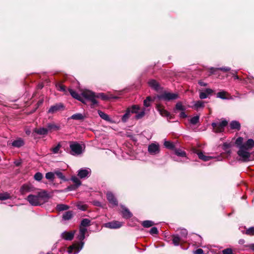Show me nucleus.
<instances>
[{
    "label": "nucleus",
    "mask_w": 254,
    "mask_h": 254,
    "mask_svg": "<svg viewBox=\"0 0 254 254\" xmlns=\"http://www.w3.org/2000/svg\"><path fill=\"white\" fill-rule=\"evenodd\" d=\"M70 119L75 120H81L84 119V117L81 114L77 113L72 115Z\"/></svg>",
    "instance_id": "37"
},
{
    "label": "nucleus",
    "mask_w": 254,
    "mask_h": 254,
    "mask_svg": "<svg viewBox=\"0 0 254 254\" xmlns=\"http://www.w3.org/2000/svg\"><path fill=\"white\" fill-rule=\"evenodd\" d=\"M223 254H233L232 250L231 249H226L222 251Z\"/></svg>",
    "instance_id": "52"
},
{
    "label": "nucleus",
    "mask_w": 254,
    "mask_h": 254,
    "mask_svg": "<svg viewBox=\"0 0 254 254\" xmlns=\"http://www.w3.org/2000/svg\"><path fill=\"white\" fill-rule=\"evenodd\" d=\"M73 217V213L71 211H68L64 213L63 215V220L68 221L70 220Z\"/></svg>",
    "instance_id": "25"
},
{
    "label": "nucleus",
    "mask_w": 254,
    "mask_h": 254,
    "mask_svg": "<svg viewBox=\"0 0 254 254\" xmlns=\"http://www.w3.org/2000/svg\"><path fill=\"white\" fill-rule=\"evenodd\" d=\"M227 125L228 122L226 120L223 119L222 121L218 120L215 122H213L211 126L213 127L214 132L220 133L224 131L225 127Z\"/></svg>",
    "instance_id": "5"
},
{
    "label": "nucleus",
    "mask_w": 254,
    "mask_h": 254,
    "mask_svg": "<svg viewBox=\"0 0 254 254\" xmlns=\"http://www.w3.org/2000/svg\"><path fill=\"white\" fill-rule=\"evenodd\" d=\"M91 169L88 168H81L78 171V176L81 178H85L88 177L91 174Z\"/></svg>",
    "instance_id": "12"
},
{
    "label": "nucleus",
    "mask_w": 254,
    "mask_h": 254,
    "mask_svg": "<svg viewBox=\"0 0 254 254\" xmlns=\"http://www.w3.org/2000/svg\"><path fill=\"white\" fill-rule=\"evenodd\" d=\"M164 146L169 149H173L174 147V145L173 143L169 141H165L164 143Z\"/></svg>",
    "instance_id": "47"
},
{
    "label": "nucleus",
    "mask_w": 254,
    "mask_h": 254,
    "mask_svg": "<svg viewBox=\"0 0 254 254\" xmlns=\"http://www.w3.org/2000/svg\"><path fill=\"white\" fill-rule=\"evenodd\" d=\"M56 208L58 210L61 211L67 210L69 208V206L65 204H59L57 205Z\"/></svg>",
    "instance_id": "35"
},
{
    "label": "nucleus",
    "mask_w": 254,
    "mask_h": 254,
    "mask_svg": "<svg viewBox=\"0 0 254 254\" xmlns=\"http://www.w3.org/2000/svg\"><path fill=\"white\" fill-rule=\"evenodd\" d=\"M180 117L181 118H186L187 117V116L185 113L184 111H182V112L180 114Z\"/></svg>",
    "instance_id": "59"
},
{
    "label": "nucleus",
    "mask_w": 254,
    "mask_h": 254,
    "mask_svg": "<svg viewBox=\"0 0 254 254\" xmlns=\"http://www.w3.org/2000/svg\"><path fill=\"white\" fill-rule=\"evenodd\" d=\"M158 110L160 114L162 116L169 117L170 116V113L168 112L166 110H165L164 109H163V108L160 107V108H158Z\"/></svg>",
    "instance_id": "34"
},
{
    "label": "nucleus",
    "mask_w": 254,
    "mask_h": 254,
    "mask_svg": "<svg viewBox=\"0 0 254 254\" xmlns=\"http://www.w3.org/2000/svg\"><path fill=\"white\" fill-rule=\"evenodd\" d=\"M25 132L27 135H29L30 134L31 131L29 130H26L25 131Z\"/></svg>",
    "instance_id": "64"
},
{
    "label": "nucleus",
    "mask_w": 254,
    "mask_h": 254,
    "mask_svg": "<svg viewBox=\"0 0 254 254\" xmlns=\"http://www.w3.org/2000/svg\"><path fill=\"white\" fill-rule=\"evenodd\" d=\"M223 149H225V150H226V149H228V148L230 147V144L229 143H224L223 144Z\"/></svg>",
    "instance_id": "60"
},
{
    "label": "nucleus",
    "mask_w": 254,
    "mask_h": 254,
    "mask_svg": "<svg viewBox=\"0 0 254 254\" xmlns=\"http://www.w3.org/2000/svg\"><path fill=\"white\" fill-rule=\"evenodd\" d=\"M55 172H49L46 174L45 178L50 181L53 182L55 179Z\"/></svg>",
    "instance_id": "32"
},
{
    "label": "nucleus",
    "mask_w": 254,
    "mask_h": 254,
    "mask_svg": "<svg viewBox=\"0 0 254 254\" xmlns=\"http://www.w3.org/2000/svg\"><path fill=\"white\" fill-rule=\"evenodd\" d=\"M71 181L74 183V185L77 187L81 185V182L79 179L76 176H72L71 178Z\"/></svg>",
    "instance_id": "39"
},
{
    "label": "nucleus",
    "mask_w": 254,
    "mask_h": 254,
    "mask_svg": "<svg viewBox=\"0 0 254 254\" xmlns=\"http://www.w3.org/2000/svg\"><path fill=\"white\" fill-rule=\"evenodd\" d=\"M121 207L122 208V213L123 215V217L125 218L128 219L132 216V213L129 211L128 209H127L125 206L122 205Z\"/></svg>",
    "instance_id": "18"
},
{
    "label": "nucleus",
    "mask_w": 254,
    "mask_h": 254,
    "mask_svg": "<svg viewBox=\"0 0 254 254\" xmlns=\"http://www.w3.org/2000/svg\"><path fill=\"white\" fill-rule=\"evenodd\" d=\"M175 154L178 156L184 157L186 160L187 159L186 152L181 149H175Z\"/></svg>",
    "instance_id": "29"
},
{
    "label": "nucleus",
    "mask_w": 254,
    "mask_h": 254,
    "mask_svg": "<svg viewBox=\"0 0 254 254\" xmlns=\"http://www.w3.org/2000/svg\"><path fill=\"white\" fill-rule=\"evenodd\" d=\"M98 114L99 115V116L103 120L106 121H108V122H111L112 121L110 119V118L109 117V116L105 114V113H104L103 112L100 111V110H98Z\"/></svg>",
    "instance_id": "28"
},
{
    "label": "nucleus",
    "mask_w": 254,
    "mask_h": 254,
    "mask_svg": "<svg viewBox=\"0 0 254 254\" xmlns=\"http://www.w3.org/2000/svg\"><path fill=\"white\" fill-rule=\"evenodd\" d=\"M158 231L157 228L155 227H153L151 228V229L150 230V233L151 235L157 234L158 233Z\"/></svg>",
    "instance_id": "51"
},
{
    "label": "nucleus",
    "mask_w": 254,
    "mask_h": 254,
    "mask_svg": "<svg viewBox=\"0 0 254 254\" xmlns=\"http://www.w3.org/2000/svg\"><path fill=\"white\" fill-rule=\"evenodd\" d=\"M69 92L72 97L80 101H81L83 103L84 102L83 98L85 99V97L82 96V93L81 94H78L76 91L71 89H69Z\"/></svg>",
    "instance_id": "17"
},
{
    "label": "nucleus",
    "mask_w": 254,
    "mask_h": 254,
    "mask_svg": "<svg viewBox=\"0 0 254 254\" xmlns=\"http://www.w3.org/2000/svg\"><path fill=\"white\" fill-rule=\"evenodd\" d=\"M204 107V102L200 100L196 101L193 105L194 108L197 110L199 109L203 108Z\"/></svg>",
    "instance_id": "30"
},
{
    "label": "nucleus",
    "mask_w": 254,
    "mask_h": 254,
    "mask_svg": "<svg viewBox=\"0 0 254 254\" xmlns=\"http://www.w3.org/2000/svg\"><path fill=\"white\" fill-rule=\"evenodd\" d=\"M243 141V138L241 137H239L236 139V140L235 141V143L237 146H238L240 147V146H241V145H243L242 144Z\"/></svg>",
    "instance_id": "48"
},
{
    "label": "nucleus",
    "mask_w": 254,
    "mask_h": 254,
    "mask_svg": "<svg viewBox=\"0 0 254 254\" xmlns=\"http://www.w3.org/2000/svg\"><path fill=\"white\" fill-rule=\"evenodd\" d=\"M203 251L201 249H198L194 252V254H203Z\"/></svg>",
    "instance_id": "57"
},
{
    "label": "nucleus",
    "mask_w": 254,
    "mask_h": 254,
    "mask_svg": "<svg viewBox=\"0 0 254 254\" xmlns=\"http://www.w3.org/2000/svg\"><path fill=\"white\" fill-rule=\"evenodd\" d=\"M75 231L67 232L64 231L61 235V237L66 241H71L73 239Z\"/></svg>",
    "instance_id": "14"
},
{
    "label": "nucleus",
    "mask_w": 254,
    "mask_h": 254,
    "mask_svg": "<svg viewBox=\"0 0 254 254\" xmlns=\"http://www.w3.org/2000/svg\"><path fill=\"white\" fill-rule=\"evenodd\" d=\"M218 69L224 71H228L230 70V68L227 67V66L222 67L219 68Z\"/></svg>",
    "instance_id": "58"
},
{
    "label": "nucleus",
    "mask_w": 254,
    "mask_h": 254,
    "mask_svg": "<svg viewBox=\"0 0 254 254\" xmlns=\"http://www.w3.org/2000/svg\"><path fill=\"white\" fill-rule=\"evenodd\" d=\"M87 232V228L79 227V234L77 236V238L80 241V244H74L69 246L67 250L68 254H77L81 251L84 244V242L83 241L85 238V234Z\"/></svg>",
    "instance_id": "2"
},
{
    "label": "nucleus",
    "mask_w": 254,
    "mask_h": 254,
    "mask_svg": "<svg viewBox=\"0 0 254 254\" xmlns=\"http://www.w3.org/2000/svg\"><path fill=\"white\" fill-rule=\"evenodd\" d=\"M207 97L208 96H207L206 93L204 91V92H200V93H199V98L201 99H206Z\"/></svg>",
    "instance_id": "53"
},
{
    "label": "nucleus",
    "mask_w": 254,
    "mask_h": 254,
    "mask_svg": "<svg viewBox=\"0 0 254 254\" xmlns=\"http://www.w3.org/2000/svg\"><path fill=\"white\" fill-rule=\"evenodd\" d=\"M188 236V231L186 229H180L179 234H174L172 236L173 244L178 246L180 244L186 242V238Z\"/></svg>",
    "instance_id": "4"
},
{
    "label": "nucleus",
    "mask_w": 254,
    "mask_h": 254,
    "mask_svg": "<svg viewBox=\"0 0 254 254\" xmlns=\"http://www.w3.org/2000/svg\"><path fill=\"white\" fill-rule=\"evenodd\" d=\"M254 146V141L252 139H249L247 142L241 145V147H244V148L250 150Z\"/></svg>",
    "instance_id": "21"
},
{
    "label": "nucleus",
    "mask_w": 254,
    "mask_h": 254,
    "mask_svg": "<svg viewBox=\"0 0 254 254\" xmlns=\"http://www.w3.org/2000/svg\"><path fill=\"white\" fill-rule=\"evenodd\" d=\"M10 197V194L7 192L0 193V200H4Z\"/></svg>",
    "instance_id": "45"
},
{
    "label": "nucleus",
    "mask_w": 254,
    "mask_h": 254,
    "mask_svg": "<svg viewBox=\"0 0 254 254\" xmlns=\"http://www.w3.org/2000/svg\"><path fill=\"white\" fill-rule=\"evenodd\" d=\"M77 207L79 209L84 211L86 209V205L82 203H79L77 205Z\"/></svg>",
    "instance_id": "50"
},
{
    "label": "nucleus",
    "mask_w": 254,
    "mask_h": 254,
    "mask_svg": "<svg viewBox=\"0 0 254 254\" xmlns=\"http://www.w3.org/2000/svg\"><path fill=\"white\" fill-rule=\"evenodd\" d=\"M57 87L58 88V89L60 91H65V87L64 86L62 85V84H58L57 86Z\"/></svg>",
    "instance_id": "54"
},
{
    "label": "nucleus",
    "mask_w": 254,
    "mask_h": 254,
    "mask_svg": "<svg viewBox=\"0 0 254 254\" xmlns=\"http://www.w3.org/2000/svg\"><path fill=\"white\" fill-rule=\"evenodd\" d=\"M127 110H129L130 114H137L140 110V107L138 105H132L127 109Z\"/></svg>",
    "instance_id": "27"
},
{
    "label": "nucleus",
    "mask_w": 254,
    "mask_h": 254,
    "mask_svg": "<svg viewBox=\"0 0 254 254\" xmlns=\"http://www.w3.org/2000/svg\"><path fill=\"white\" fill-rule=\"evenodd\" d=\"M199 84L200 85V86H206L207 85V83H204L202 81H199L198 82Z\"/></svg>",
    "instance_id": "61"
},
{
    "label": "nucleus",
    "mask_w": 254,
    "mask_h": 254,
    "mask_svg": "<svg viewBox=\"0 0 254 254\" xmlns=\"http://www.w3.org/2000/svg\"><path fill=\"white\" fill-rule=\"evenodd\" d=\"M149 86L155 90H158L160 88L159 83L154 79H151L148 82Z\"/></svg>",
    "instance_id": "22"
},
{
    "label": "nucleus",
    "mask_w": 254,
    "mask_h": 254,
    "mask_svg": "<svg viewBox=\"0 0 254 254\" xmlns=\"http://www.w3.org/2000/svg\"><path fill=\"white\" fill-rule=\"evenodd\" d=\"M152 99L150 97H147L143 101V105L145 107H148L150 106Z\"/></svg>",
    "instance_id": "44"
},
{
    "label": "nucleus",
    "mask_w": 254,
    "mask_h": 254,
    "mask_svg": "<svg viewBox=\"0 0 254 254\" xmlns=\"http://www.w3.org/2000/svg\"><path fill=\"white\" fill-rule=\"evenodd\" d=\"M82 95L85 97V99L90 101L91 102V107L94 108L98 105V102L97 98H101L103 100H107L109 97L103 93H97L92 92L90 90H85L82 91Z\"/></svg>",
    "instance_id": "3"
},
{
    "label": "nucleus",
    "mask_w": 254,
    "mask_h": 254,
    "mask_svg": "<svg viewBox=\"0 0 254 254\" xmlns=\"http://www.w3.org/2000/svg\"><path fill=\"white\" fill-rule=\"evenodd\" d=\"M48 131L59 130L60 129V126L54 123H49L47 124Z\"/></svg>",
    "instance_id": "24"
},
{
    "label": "nucleus",
    "mask_w": 254,
    "mask_h": 254,
    "mask_svg": "<svg viewBox=\"0 0 254 254\" xmlns=\"http://www.w3.org/2000/svg\"><path fill=\"white\" fill-rule=\"evenodd\" d=\"M230 127L232 129L240 130L241 125L239 122L237 121H233L230 123Z\"/></svg>",
    "instance_id": "26"
},
{
    "label": "nucleus",
    "mask_w": 254,
    "mask_h": 254,
    "mask_svg": "<svg viewBox=\"0 0 254 254\" xmlns=\"http://www.w3.org/2000/svg\"><path fill=\"white\" fill-rule=\"evenodd\" d=\"M233 74H234V77L235 79H239V77L238 75H235L234 73H233Z\"/></svg>",
    "instance_id": "62"
},
{
    "label": "nucleus",
    "mask_w": 254,
    "mask_h": 254,
    "mask_svg": "<svg viewBox=\"0 0 254 254\" xmlns=\"http://www.w3.org/2000/svg\"><path fill=\"white\" fill-rule=\"evenodd\" d=\"M179 95L177 93L169 92H164L158 96L159 99L166 101L174 100L177 99Z\"/></svg>",
    "instance_id": "8"
},
{
    "label": "nucleus",
    "mask_w": 254,
    "mask_h": 254,
    "mask_svg": "<svg viewBox=\"0 0 254 254\" xmlns=\"http://www.w3.org/2000/svg\"><path fill=\"white\" fill-rule=\"evenodd\" d=\"M55 175H56L61 180L65 181L66 179L63 173L60 171H55Z\"/></svg>",
    "instance_id": "38"
},
{
    "label": "nucleus",
    "mask_w": 254,
    "mask_h": 254,
    "mask_svg": "<svg viewBox=\"0 0 254 254\" xmlns=\"http://www.w3.org/2000/svg\"><path fill=\"white\" fill-rule=\"evenodd\" d=\"M199 120V117L198 116H194L192 118H191L190 120V123L192 125H196L198 122Z\"/></svg>",
    "instance_id": "43"
},
{
    "label": "nucleus",
    "mask_w": 254,
    "mask_h": 254,
    "mask_svg": "<svg viewBox=\"0 0 254 254\" xmlns=\"http://www.w3.org/2000/svg\"><path fill=\"white\" fill-rule=\"evenodd\" d=\"M43 178V174L40 172H37L34 176V179L35 180L40 182L42 180Z\"/></svg>",
    "instance_id": "40"
},
{
    "label": "nucleus",
    "mask_w": 254,
    "mask_h": 254,
    "mask_svg": "<svg viewBox=\"0 0 254 254\" xmlns=\"http://www.w3.org/2000/svg\"><path fill=\"white\" fill-rule=\"evenodd\" d=\"M34 131L39 135H46L48 132V129L47 128L45 127L36 128L34 129Z\"/></svg>",
    "instance_id": "23"
},
{
    "label": "nucleus",
    "mask_w": 254,
    "mask_h": 254,
    "mask_svg": "<svg viewBox=\"0 0 254 254\" xmlns=\"http://www.w3.org/2000/svg\"><path fill=\"white\" fill-rule=\"evenodd\" d=\"M61 147V144H60V143H59L55 147L51 149V151L54 154L58 153Z\"/></svg>",
    "instance_id": "42"
},
{
    "label": "nucleus",
    "mask_w": 254,
    "mask_h": 254,
    "mask_svg": "<svg viewBox=\"0 0 254 254\" xmlns=\"http://www.w3.org/2000/svg\"><path fill=\"white\" fill-rule=\"evenodd\" d=\"M246 233L248 235H254V227H252L249 228L247 230Z\"/></svg>",
    "instance_id": "49"
},
{
    "label": "nucleus",
    "mask_w": 254,
    "mask_h": 254,
    "mask_svg": "<svg viewBox=\"0 0 254 254\" xmlns=\"http://www.w3.org/2000/svg\"><path fill=\"white\" fill-rule=\"evenodd\" d=\"M141 224L144 228H149L152 226L154 224V223L152 221L145 220L143 221Z\"/></svg>",
    "instance_id": "36"
},
{
    "label": "nucleus",
    "mask_w": 254,
    "mask_h": 254,
    "mask_svg": "<svg viewBox=\"0 0 254 254\" xmlns=\"http://www.w3.org/2000/svg\"><path fill=\"white\" fill-rule=\"evenodd\" d=\"M250 248L253 250V251H254V244H252L250 245Z\"/></svg>",
    "instance_id": "63"
},
{
    "label": "nucleus",
    "mask_w": 254,
    "mask_h": 254,
    "mask_svg": "<svg viewBox=\"0 0 254 254\" xmlns=\"http://www.w3.org/2000/svg\"><path fill=\"white\" fill-rule=\"evenodd\" d=\"M145 109H142L140 112H138V113L136 114L135 116V119L136 120H139L142 119L145 115Z\"/></svg>",
    "instance_id": "33"
},
{
    "label": "nucleus",
    "mask_w": 254,
    "mask_h": 254,
    "mask_svg": "<svg viewBox=\"0 0 254 254\" xmlns=\"http://www.w3.org/2000/svg\"><path fill=\"white\" fill-rule=\"evenodd\" d=\"M64 108V107L62 103H58L52 106L48 110V113L49 114H54L57 112L63 110Z\"/></svg>",
    "instance_id": "11"
},
{
    "label": "nucleus",
    "mask_w": 254,
    "mask_h": 254,
    "mask_svg": "<svg viewBox=\"0 0 254 254\" xmlns=\"http://www.w3.org/2000/svg\"><path fill=\"white\" fill-rule=\"evenodd\" d=\"M148 151L151 155H156L160 152V146L158 143H152L148 145Z\"/></svg>",
    "instance_id": "10"
},
{
    "label": "nucleus",
    "mask_w": 254,
    "mask_h": 254,
    "mask_svg": "<svg viewBox=\"0 0 254 254\" xmlns=\"http://www.w3.org/2000/svg\"><path fill=\"white\" fill-rule=\"evenodd\" d=\"M248 149L244 148V147L240 146L238 151V155L240 157V160L243 162H248L252 160L251 156V153Z\"/></svg>",
    "instance_id": "6"
},
{
    "label": "nucleus",
    "mask_w": 254,
    "mask_h": 254,
    "mask_svg": "<svg viewBox=\"0 0 254 254\" xmlns=\"http://www.w3.org/2000/svg\"><path fill=\"white\" fill-rule=\"evenodd\" d=\"M130 115L129 110H126V113L123 116L122 120L123 122L126 123L129 118Z\"/></svg>",
    "instance_id": "41"
},
{
    "label": "nucleus",
    "mask_w": 254,
    "mask_h": 254,
    "mask_svg": "<svg viewBox=\"0 0 254 254\" xmlns=\"http://www.w3.org/2000/svg\"><path fill=\"white\" fill-rule=\"evenodd\" d=\"M24 144V142L21 138H18L17 139L14 140L11 143V145L15 147L19 148Z\"/></svg>",
    "instance_id": "20"
},
{
    "label": "nucleus",
    "mask_w": 254,
    "mask_h": 254,
    "mask_svg": "<svg viewBox=\"0 0 254 254\" xmlns=\"http://www.w3.org/2000/svg\"><path fill=\"white\" fill-rule=\"evenodd\" d=\"M176 110H180V111H185V108L181 102H178L176 105Z\"/></svg>",
    "instance_id": "46"
},
{
    "label": "nucleus",
    "mask_w": 254,
    "mask_h": 254,
    "mask_svg": "<svg viewBox=\"0 0 254 254\" xmlns=\"http://www.w3.org/2000/svg\"><path fill=\"white\" fill-rule=\"evenodd\" d=\"M78 187H77L76 185H70L67 187V190H75L76 188H77Z\"/></svg>",
    "instance_id": "56"
},
{
    "label": "nucleus",
    "mask_w": 254,
    "mask_h": 254,
    "mask_svg": "<svg viewBox=\"0 0 254 254\" xmlns=\"http://www.w3.org/2000/svg\"><path fill=\"white\" fill-rule=\"evenodd\" d=\"M36 194H29L27 200L33 206H40L47 202L49 195L46 190H40Z\"/></svg>",
    "instance_id": "1"
},
{
    "label": "nucleus",
    "mask_w": 254,
    "mask_h": 254,
    "mask_svg": "<svg viewBox=\"0 0 254 254\" xmlns=\"http://www.w3.org/2000/svg\"><path fill=\"white\" fill-rule=\"evenodd\" d=\"M123 224L122 222L117 221H114L104 224V227L110 229H118L122 227Z\"/></svg>",
    "instance_id": "13"
},
{
    "label": "nucleus",
    "mask_w": 254,
    "mask_h": 254,
    "mask_svg": "<svg viewBox=\"0 0 254 254\" xmlns=\"http://www.w3.org/2000/svg\"><path fill=\"white\" fill-rule=\"evenodd\" d=\"M90 220L87 218H84L82 220L79 227L82 228H86L90 225Z\"/></svg>",
    "instance_id": "31"
},
{
    "label": "nucleus",
    "mask_w": 254,
    "mask_h": 254,
    "mask_svg": "<svg viewBox=\"0 0 254 254\" xmlns=\"http://www.w3.org/2000/svg\"><path fill=\"white\" fill-rule=\"evenodd\" d=\"M107 198L110 203L113 206H117L118 205V201L112 192H107Z\"/></svg>",
    "instance_id": "16"
},
{
    "label": "nucleus",
    "mask_w": 254,
    "mask_h": 254,
    "mask_svg": "<svg viewBox=\"0 0 254 254\" xmlns=\"http://www.w3.org/2000/svg\"><path fill=\"white\" fill-rule=\"evenodd\" d=\"M216 97L223 100H232L233 99V97L229 93L223 90L218 92L216 94Z\"/></svg>",
    "instance_id": "15"
},
{
    "label": "nucleus",
    "mask_w": 254,
    "mask_h": 254,
    "mask_svg": "<svg viewBox=\"0 0 254 254\" xmlns=\"http://www.w3.org/2000/svg\"><path fill=\"white\" fill-rule=\"evenodd\" d=\"M69 147L71 150V154L73 155H78L83 152V147L76 141L70 142Z\"/></svg>",
    "instance_id": "7"
},
{
    "label": "nucleus",
    "mask_w": 254,
    "mask_h": 254,
    "mask_svg": "<svg viewBox=\"0 0 254 254\" xmlns=\"http://www.w3.org/2000/svg\"><path fill=\"white\" fill-rule=\"evenodd\" d=\"M204 92L206 93L208 96L213 92V90L210 88H207L205 90Z\"/></svg>",
    "instance_id": "55"
},
{
    "label": "nucleus",
    "mask_w": 254,
    "mask_h": 254,
    "mask_svg": "<svg viewBox=\"0 0 254 254\" xmlns=\"http://www.w3.org/2000/svg\"><path fill=\"white\" fill-rule=\"evenodd\" d=\"M40 189L35 188L31 184H24L20 189V191L22 194H24L29 192H34Z\"/></svg>",
    "instance_id": "9"
},
{
    "label": "nucleus",
    "mask_w": 254,
    "mask_h": 254,
    "mask_svg": "<svg viewBox=\"0 0 254 254\" xmlns=\"http://www.w3.org/2000/svg\"><path fill=\"white\" fill-rule=\"evenodd\" d=\"M194 152L198 155L199 158L204 161H207L213 158L212 157L209 156H206L203 153L198 150H195Z\"/></svg>",
    "instance_id": "19"
}]
</instances>
